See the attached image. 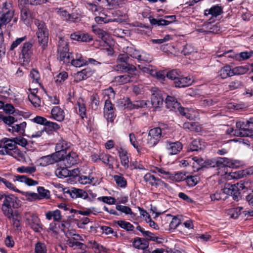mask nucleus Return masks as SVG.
Wrapping results in <instances>:
<instances>
[{"instance_id":"42","label":"nucleus","mask_w":253,"mask_h":253,"mask_svg":"<svg viewBox=\"0 0 253 253\" xmlns=\"http://www.w3.org/2000/svg\"><path fill=\"white\" fill-rule=\"evenodd\" d=\"M199 177L197 175L187 176L184 179L189 186H194L199 181Z\"/></svg>"},{"instance_id":"59","label":"nucleus","mask_w":253,"mask_h":253,"mask_svg":"<svg viewBox=\"0 0 253 253\" xmlns=\"http://www.w3.org/2000/svg\"><path fill=\"white\" fill-rule=\"evenodd\" d=\"M94 178L90 175H81L80 176L79 181L80 182L83 184H90L92 182Z\"/></svg>"},{"instance_id":"21","label":"nucleus","mask_w":253,"mask_h":253,"mask_svg":"<svg viewBox=\"0 0 253 253\" xmlns=\"http://www.w3.org/2000/svg\"><path fill=\"white\" fill-rule=\"evenodd\" d=\"M223 13V8L218 5H215L212 6L209 9H206L204 11L205 16L211 15L212 17H217Z\"/></svg>"},{"instance_id":"64","label":"nucleus","mask_w":253,"mask_h":253,"mask_svg":"<svg viewBox=\"0 0 253 253\" xmlns=\"http://www.w3.org/2000/svg\"><path fill=\"white\" fill-rule=\"evenodd\" d=\"M46 250L44 244L38 243L35 246V253H46Z\"/></svg>"},{"instance_id":"40","label":"nucleus","mask_w":253,"mask_h":253,"mask_svg":"<svg viewBox=\"0 0 253 253\" xmlns=\"http://www.w3.org/2000/svg\"><path fill=\"white\" fill-rule=\"evenodd\" d=\"M41 165L43 166L53 164L55 162L54 158L52 157V154L51 155L45 156L42 157L40 159Z\"/></svg>"},{"instance_id":"1","label":"nucleus","mask_w":253,"mask_h":253,"mask_svg":"<svg viewBox=\"0 0 253 253\" xmlns=\"http://www.w3.org/2000/svg\"><path fill=\"white\" fill-rule=\"evenodd\" d=\"M35 24L38 28L37 36L38 42L43 49L47 46L48 41V31L44 22L38 19L35 20Z\"/></svg>"},{"instance_id":"26","label":"nucleus","mask_w":253,"mask_h":253,"mask_svg":"<svg viewBox=\"0 0 253 253\" xmlns=\"http://www.w3.org/2000/svg\"><path fill=\"white\" fill-rule=\"evenodd\" d=\"M14 181H18L24 183L28 186H34L38 184V182L28 177L25 175H17L14 176Z\"/></svg>"},{"instance_id":"63","label":"nucleus","mask_w":253,"mask_h":253,"mask_svg":"<svg viewBox=\"0 0 253 253\" xmlns=\"http://www.w3.org/2000/svg\"><path fill=\"white\" fill-rule=\"evenodd\" d=\"M13 138L16 145L18 144L22 147H26V145L28 144L27 139L23 138L21 136H19Z\"/></svg>"},{"instance_id":"19","label":"nucleus","mask_w":253,"mask_h":253,"mask_svg":"<svg viewBox=\"0 0 253 253\" xmlns=\"http://www.w3.org/2000/svg\"><path fill=\"white\" fill-rule=\"evenodd\" d=\"M29 224L31 228L36 232H40L42 229V225L39 217L35 214L31 216Z\"/></svg>"},{"instance_id":"35","label":"nucleus","mask_w":253,"mask_h":253,"mask_svg":"<svg viewBox=\"0 0 253 253\" xmlns=\"http://www.w3.org/2000/svg\"><path fill=\"white\" fill-rule=\"evenodd\" d=\"M4 215L7 217L9 220H12V222L17 220H21V216L19 212L17 210L12 211H7L3 213Z\"/></svg>"},{"instance_id":"45","label":"nucleus","mask_w":253,"mask_h":253,"mask_svg":"<svg viewBox=\"0 0 253 253\" xmlns=\"http://www.w3.org/2000/svg\"><path fill=\"white\" fill-rule=\"evenodd\" d=\"M72 65L76 67H80L83 66V65H85L87 64V62L86 60H84L82 57H80L76 59H74L73 57L72 58V60L70 62Z\"/></svg>"},{"instance_id":"11","label":"nucleus","mask_w":253,"mask_h":253,"mask_svg":"<svg viewBox=\"0 0 253 253\" xmlns=\"http://www.w3.org/2000/svg\"><path fill=\"white\" fill-rule=\"evenodd\" d=\"M237 189L234 184L226 183L221 191L224 195L225 194L231 195L235 201H238L241 198V195L240 193L237 192Z\"/></svg>"},{"instance_id":"18","label":"nucleus","mask_w":253,"mask_h":253,"mask_svg":"<svg viewBox=\"0 0 253 253\" xmlns=\"http://www.w3.org/2000/svg\"><path fill=\"white\" fill-rule=\"evenodd\" d=\"M206 148L205 143L200 139H196L192 141L189 146L190 151H201Z\"/></svg>"},{"instance_id":"22","label":"nucleus","mask_w":253,"mask_h":253,"mask_svg":"<svg viewBox=\"0 0 253 253\" xmlns=\"http://www.w3.org/2000/svg\"><path fill=\"white\" fill-rule=\"evenodd\" d=\"M192 81L188 77H184L180 75L176 82H174V86L176 87H185L192 84Z\"/></svg>"},{"instance_id":"39","label":"nucleus","mask_w":253,"mask_h":253,"mask_svg":"<svg viewBox=\"0 0 253 253\" xmlns=\"http://www.w3.org/2000/svg\"><path fill=\"white\" fill-rule=\"evenodd\" d=\"M16 170L19 173L32 174L36 172L37 169L35 166H22L17 168Z\"/></svg>"},{"instance_id":"23","label":"nucleus","mask_w":253,"mask_h":253,"mask_svg":"<svg viewBox=\"0 0 253 253\" xmlns=\"http://www.w3.org/2000/svg\"><path fill=\"white\" fill-rule=\"evenodd\" d=\"M95 21L98 24L107 23L111 22L121 23V19L118 16L117 18H112L110 14H106L105 17L96 16L95 17Z\"/></svg>"},{"instance_id":"15","label":"nucleus","mask_w":253,"mask_h":253,"mask_svg":"<svg viewBox=\"0 0 253 253\" xmlns=\"http://www.w3.org/2000/svg\"><path fill=\"white\" fill-rule=\"evenodd\" d=\"M165 146L167 149L170 155H175L178 154L182 149V145L179 141L171 142L167 141L165 142Z\"/></svg>"},{"instance_id":"37","label":"nucleus","mask_w":253,"mask_h":253,"mask_svg":"<svg viewBox=\"0 0 253 253\" xmlns=\"http://www.w3.org/2000/svg\"><path fill=\"white\" fill-rule=\"evenodd\" d=\"M55 174L58 177L62 178L70 176L71 172L67 169V167L66 168H59L56 169Z\"/></svg>"},{"instance_id":"5","label":"nucleus","mask_w":253,"mask_h":253,"mask_svg":"<svg viewBox=\"0 0 253 253\" xmlns=\"http://www.w3.org/2000/svg\"><path fill=\"white\" fill-rule=\"evenodd\" d=\"M162 136V129L160 127L153 128L149 131L146 143L150 147H154L158 143Z\"/></svg>"},{"instance_id":"3","label":"nucleus","mask_w":253,"mask_h":253,"mask_svg":"<svg viewBox=\"0 0 253 253\" xmlns=\"http://www.w3.org/2000/svg\"><path fill=\"white\" fill-rule=\"evenodd\" d=\"M0 26L6 25L14 16L12 3L10 1H5L0 7Z\"/></svg>"},{"instance_id":"34","label":"nucleus","mask_w":253,"mask_h":253,"mask_svg":"<svg viewBox=\"0 0 253 253\" xmlns=\"http://www.w3.org/2000/svg\"><path fill=\"white\" fill-rule=\"evenodd\" d=\"M45 216L48 220H50L53 217L55 221H59L61 219V212L58 210L49 211L46 212Z\"/></svg>"},{"instance_id":"30","label":"nucleus","mask_w":253,"mask_h":253,"mask_svg":"<svg viewBox=\"0 0 253 253\" xmlns=\"http://www.w3.org/2000/svg\"><path fill=\"white\" fill-rule=\"evenodd\" d=\"M73 198H81L85 199L88 197L87 193L83 189L73 188L68 191Z\"/></svg>"},{"instance_id":"47","label":"nucleus","mask_w":253,"mask_h":253,"mask_svg":"<svg viewBox=\"0 0 253 253\" xmlns=\"http://www.w3.org/2000/svg\"><path fill=\"white\" fill-rule=\"evenodd\" d=\"M253 54V51H244L238 54L236 56V60L241 61V60H245L250 58L252 55Z\"/></svg>"},{"instance_id":"52","label":"nucleus","mask_w":253,"mask_h":253,"mask_svg":"<svg viewBox=\"0 0 253 253\" xmlns=\"http://www.w3.org/2000/svg\"><path fill=\"white\" fill-rule=\"evenodd\" d=\"M243 86L242 82L240 80H235L231 82L228 85V88L230 90H234L237 88H241Z\"/></svg>"},{"instance_id":"60","label":"nucleus","mask_w":253,"mask_h":253,"mask_svg":"<svg viewBox=\"0 0 253 253\" xmlns=\"http://www.w3.org/2000/svg\"><path fill=\"white\" fill-rule=\"evenodd\" d=\"M196 52V49L190 44H186L183 48L182 53L185 55H189Z\"/></svg>"},{"instance_id":"62","label":"nucleus","mask_w":253,"mask_h":253,"mask_svg":"<svg viewBox=\"0 0 253 253\" xmlns=\"http://www.w3.org/2000/svg\"><path fill=\"white\" fill-rule=\"evenodd\" d=\"M116 209L117 210L121 211L122 212L125 213L126 214H132L133 213L131 209L127 206L117 205Z\"/></svg>"},{"instance_id":"12","label":"nucleus","mask_w":253,"mask_h":253,"mask_svg":"<svg viewBox=\"0 0 253 253\" xmlns=\"http://www.w3.org/2000/svg\"><path fill=\"white\" fill-rule=\"evenodd\" d=\"M93 73L94 70H92L89 67H87L74 74V82L79 83L83 80H86L91 77Z\"/></svg>"},{"instance_id":"16","label":"nucleus","mask_w":253,"mask_h":253,"mask_svg":"<svg viewBox=\"0 0 253 253\" xmlns=\"http://www.w3.org/2000/svg\"><path fill=\"white\" fill-rule=\"evenodd\" d=\"M138 77V71H137V75L134 74H125L124 75L118 76L115 78V81L120 84H125L127 83L135 82Z\"/></svg>"},{"instance_id":"17","label":"nucleus","mask_w":253,"mask_h":253,"mask_svg":"<svg viewBox=\"0 0 253 253\" xmlns=\"http://www.w3.org/2000/svg\"><path fill=\"white\" fill-rule=\"evenodd\" d=\"M70 37L72 40L79 42H89L92 40V38L87 33L77 32L72 34Z\"/></svg>"},{"instance_id":"8","label":"nucleus","mask_w":253,"mask_h":253,"mask_svg":"<svg viewBox=\"0 0 253 253\" xmlns=\"http://www.w3.org/2000/svg\"><path fill=\"white\" fill-rule=\"evenodd\" d=\"M32 46L33 44L31 42H25L22 46L20 58L23 60V62H25V64L30 60L33 54Z\"/></svg>"},{"instance_id":"53","label":"nucleus","mask_w":253,"mask_h":253,"mask_svg":"<svg viewBox=\"0 0 253 253\" xmlns=\"http://www.w3.org/2000/svg\"><path fill=\"white\" fill-rule=\"evenodd\" d=\"M28 99L34 107H39L41 106V99L37 95H29Z\"/></svg>"},{"instance_id":"10","label":"nucleus","mask_w":253,"mask_h":253,"mask_svg":"<svg viewBox=\"0 0 253 253\" xmlns=\"http://www.w3.org/2000/svg\"><path fill=\"white\" fill-rule=\"evenodd\" d=\"M152 96L151 103L154 109L160 108L163 103V98L161 91L158 88H154L151 89Z\"/></svg>"},{"instance_id":"28","label":"nucleus","mask_w":253,"mask_h":253,"mask_svg":"<svg viewBox=\"0 0 253 253\" xmlns=\"http://www.w3.org/2000/svg\"><path fill=\"white\" fill-rule=\"evenodd\" d=\"M52 118L59 122L62 121L64 119V113L62 109L58 106L54 107L51 111Z\"/></svg>"},{"instance_id":"61","label":"nucleus","mask_w":253,"mask_h":253,"mask_svg":"<svg viewBox=\"0 0 253 253\" xmlns=\"http://www.w3.org/2000/svg\"><path fill=\"white\" fill-rule=\"evenodd\" d=\"M68 147V146L65 141L63 140H60L56 145L55 150H58L60 151H64L67 152Z\"/></svg>"},{"instance_id":"25","label":"nucleus","mask_w":253,"mask_h":253,"mask_svg":"<svg viewBox=\"0 0 253 253\" xmlns=\"http://www.w3.org/2000/svg\"><path fill=\"white\" fill-rule=\"evenodd\" d=\"M77 155L74 152H69L64 159V163L67 168H70L77 163Z\"/></svg>"},{"instance_id":"54","label":"nucleus","mask_w":253,"mask_h":253,"mask_svg":"<svg viewBox=\"0 0 253 253\" xmlns=\"http://www.w3.org/2000/svg\"><path fill=\"white\" fill-rule=\"evenodd\" d=\"M180 74L177 70H172L167 72L166 76L169 79L176 82L180 76Z\"/></svg>"},{"instance_id":"48","label":"nucleus","mask_w":253,"mask_h":253,"mask_svg":"<svg viewBox=\"0 0 253 253\" xmlns=\"http://www.w3.org/2000/svg\"><path fill=\"white\" fill-rule=\"evenodd\" d=\"M114 179L118 186L121 187H125L126 185V180L121 175H115L114 176Z\"/></svg>"},{"instance_id":"24","label":"nucleus","mask_w":253,"mask_h":253,"mask_svg":"<svg viewBox=\"0 0 253 253\" xmlns=\"http://www.w3.org/2000/svg\"><path fill=\"white\" fill-rule=\"evenodd\" d=\"M26 126L27 124L25 122H23L19 124L14 123L13 125L11 126V128H9L8 130L12 133L16 132L19 133L20 134L23 135L25 133Z\"/></svg>"},{"instance_id":"7","label":"nucleus","mask_w":253,"mask_h":253,"mask_svg":"<svg viewBox=\"0 0 253 253\" xmlns=\"http://www.w3.org/2000/svg\"><path fill=\"white\" fill-rule=\"evenodd\" d=\"M206 164L204 166H209L210 167H227L229 168H233L236 166L235 162L234 160L227 158L219 157L217 159L215 163L211 161L205 162Z\"/></svg>"},{"instance_id":"50","label":"nucleus","mask_w":253,"mask_h":253,"mask_svg":"<svg viewBox=\"0 0 253 253\" xmlns=\"http://www.w3.org/2000/svg\"><path fill=\"white\" fill-rule=\"evenodd\" d=\"M210 198L212 201H218L221 200H225L226 198V196L223 194L222 191H220L211 194Z\"/></svg>"},{"instance_id":"36","label":"nucleus","mask_w":253,"mask_h":253,"mask_svg":"<svg viewBox=\"0 0 253 253\" xmlns=\"http://www.w3.org/2000/svg\"><path fill=\"white\" fill-rule=\"evenodd\" d=\"M66 244L70 247L73 248L74 249L79 248L84 250L86 248V246L84 244L78 241H75L72 240V238L67 239Z\"/></svg>"},{"instance_id":"4","label":"nucleus","mask_w":253,"mask_h":253,"mask_svg":"<svg viewBox=\"0 0 253 253\" xmlns=\"http://www.w3.org/2000/svg\"><path fill=\"white\" fill-rule=\"evenodd\" d=\"M20 205V201L16 196L12 194L8 195L5 196L1 209L3 213H5L14 211L13 209L18 208Z\"/></svg>"},{"instance_id":"56","label":"nucleus","mask_w":253,"mask_h":253,"mask_svg":"<svg viewBox=\"0 0 253 253\" xmlns=\"http://www.w3.org/2000/svg\"><path fill=\"white\" fill-rule=\"evenodd\" d=\"M242 210V207L233 208L229 210V214H230L231 217L236 219L241 213V210Z\"/></svg>"},{"instance_id":"9","label":"nucleus","mask_w":253,"mask_h":253,"mask_svg":"<svg viewBox=\"0 0 253 253\" xmlns=\"http://www.w3.org/2000/svg\"><path fill=\"white\" fill-rule=\"evenodd\" d=\"M144 180L152 186L156 188H162L163 187L166 188L168 187V184L167 183H165L160 179L156 177L154 175L150 173H147L144 175Z\"/></svg>"},{"instance_id":"20","label":"nucleus","mask_w":253,"mask_h":253,"mask_svg":"<svg viewBox=\"0 0 253 253\" xmlns=\"http://www.w3.org/2000/svg\"><path fill=\"white\" fill-rule=\"evenodd\" d=\"M165 103L167 108L174 111H176V108H179L180 104L174 97L171 96H167Z\"/></svg>"},{"instance_id":"55","label":"nucleus","mask_w":253,"mask_h":253,"mask_svg":"<svg viewBox=\"0 0 253 253\" xmlns=\"http://www.w3.org/2000/svg\"><path fill=\"white\" fill-rule=\"evenodd\" d=\"M5 155H8L15 158H22L23 156V153L19 150L17 147L9 151H8L6 152Z\"/></svg>"},{"instance_id":"49","label":"nucleus","mask_w":253,"mask_h":253,"mask_svg":"<svg viewBox=\"0 0 253 253\" xmlns=\"http://www.w3.org/2000/svg\"><path fill=\"white\" fill-rule=\"evenodd\" d=\"M31 17L30 10L26 7H23L21 10V19L26 22Z\"/></svg>"},{"instance_id":"27","label":"nucleus","mask_w":253,"mask_h":253,"mask_svg":"<svg viewBox=\"0 0 253 253\" xmlns=\"http://www.w3.org/2000/svg\"><path fill=\"white\" fill-rule=\"evenodd\" d=\"M132 245L136 249L144 250L148 248L149 243L144 238L137 237L134 239Z\"/></svg>"},{"instance_id":"32","label":"nucleus","mask_w":253,"mask_h":253,"mask_svg":"<svg viewBox=\"0 0 253 253\" xmlns=\"http://www.w3.org/2000/svg\"><path fill=\"white\" fill-rule=\"evenodd\" d=\"M218 74L219 76L223 79L233 76L232 69L229 65H226L222 68Z\"/></svg>"},{"instance_id":"38","label":"nucleus","mask_w":253,"mask_h":253,"mask_svg":"<svg viewBox=\"0 0 253 253\" xmlns=\"http://www.w3.org/2000/svg\"><path fill=\"white\" fill-rule=\"evenodd\" d=\"M57 56L58 59L60 61H63L65 64L70 63L73 58L72 54L69 51L64 52L62 56L61 55H57Z\"/></svg>"},{"instance_id":"29","label":"nucleus","mask_w":253,"mask_h":253,"mask_svg":"<svg viewBox=\"0 0 253 253\" xmlns=\"http://www.w3.org/2000/svg\"><path fill=\"white\" fill-rule=\"evenodd\" d=\"M17 146L16 145V144L14 141V138L12 139H7L6 138H4V141L3 142V147L0 150H1L3 151V154H1V155H4L8 151H9L15 148H16Z\"/></svg>"},{"instance_id":"2","label":"nucleus","mask_w":253,"mask_h":253,"mask_svg":"<svg viewBox=\"0 0 253 253\" xmlns=\"http://www.w3.org/2000/svg\"><path fill=\"white\" fill-rule=\"evenodd\" d=\"M129 57L127 54H121L118 56L117 62L120 64L116 66L117 71H125L130 74L137 75V70L133 65L129 63Z\"/></svg>"},{"instance_id":"14","label":"nucleus","mask_w":253,"mask_h":253,"mask_svg":"<svg viewBox=\"0 0 253 253\" xmlns=\"http://www.w3.org/2000/svg\"><path fill=\"white\" fill-rule=\"evenodd\" d=\"M104 117L108 121L113 122L114 121V109L111 101L109 99L106 100L104 108Z\"/></svg>"},{"instance_id":"33","label":"nucleus","mask_w":253,"mask_h":253,"mask_svg":"<svg viewBox=\"0 0 253 253\" xmlns=\"http://www.w3.org/2000/svg\"><path fill=\"white\" fill-rule=\"evenodd\" d=\"M57 12L64 20L73 22L76 19V18L74 17L73 14H69L68 12L63 8H59Z\"/></svg>"},{"instance_id":"31","label":"nucleus","mask_w":253,"mask_h":253,"mask_svg":"<svg viewBox=\"0 0 253 253\" xmlns=\"http://www.w3.org/2000/svg\"><path fill=\"white\" fill-rule=\"evenodd\" d=\"M69 51V49L68 42L64 39L60 38L58 42L57 55H61L62 56L64 52Z\"/></svg>"},{"instance_id":"58","label":"nucleus","mask_w":253,"mask_h":253,"mask_svg":"<svg viewBox=\"0 0 253 253\" xmlns=\"http://www.w3.org/2000/svg\"><path fill=\"white\" fill-rule=\"evenodd\" d=\"M92 107L95 110L97 109L99 105V98L97 94L94 93L90 97Z\"/></svg>"},{"instance_id":"41","label":"nucleus","mask_w":253,"mask_h":253,"mask_svg":"<svg viewBox=\"0 0 253 253\" xmlns=\"http://www.w3.org/2000/svg\"><path fill=\"white\" fill-rule=\"evenodd\" d=\"M0 119H1L4 124L8 125L9 126L11 127L14 123L17 122V119L10 115L7 116H1Z\"/></svg>"},{"instance_id":"51","label":"nucleus","mask_w":253,"mask_h":253,"mask_svg":"<svg viewBox=\"0 0 253 253\" xmlns=\"http://www.w3.org/2000/svg\"><path fill=\"white\" fill-rule=\"evenodd\" d=\"M37 190L41 200L44 198L48 199L49 198L50 192L48 190L45 189L42 187H39Z\"/></svg>"},{"instance_id":"57","label":"nucleus","mask_w":253,"mask_h":253,"mask_svg":"<svg viewBox=\"0 0 253 253\" xmlns=\"http://www.w3.org/2000/svg\"><path fill=\"white\" fill-rule=\"evenodd\" d=\"M139 68L143 72L148 73L152 76H155L156 73V69L152 66L141 67L139 65Z\"/></svg>"},{"instance_id":"6","label":"nucleus","mask_w":253,"mask_h":253,"mask_svg":"<svg viewBox=\"0 0 253 253\" xmlns=\"http://www.w3.org/2000/svg\"><path fill=\"white\" fill-rule=\"evenodd\" d=\"M252 123L249 121L246 122L239 121L236 123V129L234 135L241 137H252V132L250 128V124Z\"/></svg>"},{"instance_id":"43","label":"nucleus","mask_w":253,"mask_h":253,"mask_svg":"<svg viewBox=\"0 0 253 253\" xmlns=\"http://www.w3.org/2000/svg\"><path fill=\"white\" fill-rule=\"evenodd\" d=\"M116 223L120 227L125 229L127 231H131L133 230V225L128 222L124 220H119L117 221Z\"/></svg>"},{"instance_id":"44","label":"nucleus","mask_w":253,"mask_h":253,"mask_svg":"<svg viewBox=\"0 0 253 253\" xmlns=\"http://www.w3.org/2000/svg\"><path fill=\"white\" fill-rule=\"evenodd\" d=\"M67 155V152L64 151L56 150L55 153L52 154V157L54 158L55 162H57L65 159Z\"/></svg>"},{"instance_id":"13","label":"nucleus","mask_w":253,"mask_h":253,"mask_svg":"<svg viewBox=\"0 0 253 253\" xmlns=\"http://www.w3.org/2000/svg\"><path fill=\"white\" fill-rule=\"evenodd\" d=\"M164 18H165V19H157L150 17V22L153 25L166 26L174 22L176 20V16L175 15L165 16Z\"/></svg>"},{"instance_id":"46","label":"nucleus","mask_w":253,"mask_h":253,"mask_svg":"<svg viewBox=\"0 0 253 253\" xmlns=\"http://www.w3.org/2000/svg\"><path fill=\"white\" fill-rule=\"evenodd\" d=\"M249 70V68L247 66H238L232 69V73L233 76L243 75L246 73Z\"/></svg>"}]
</instances>
